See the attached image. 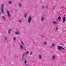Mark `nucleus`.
<instances>
[{"label":"nucleus","instance_id":"nucleus-1","mask_svg":"<svg viewBox=\"0 0 66 66\" xmlns=\"http://www.w3.org/2000/svg\"><path fill=\"white\" fill-rule=\"evenodd\" d=\"M58 49L59 50H65V49L62 46H58Z\"/></svg>","mask_w":66,"mask_h":66},{"label":"nucleus","instance_id":"nucleus-2","mask_svg":"<svg viewBox=\"0 0 66 66\" xmlns=\"http://www.w3.org/2000/svg\"><path fill=\"white\" fill-rule=\"evenodd\" d=\"M4 5L3 4H2V9L1 10V12L2 14H3V6Z\"/></svg>","mask_w":66,"mask_h":66},{"label":"nucleus","instance_id":"nucleus-3","mask_svg":"<svg viewBox=\"0 0 66 66\" xmlns=\"http://www.w3.org/2000/svg\"><path fill=\"white\" fill-rule=\"evenodd\" d=\"M31 18L30 17H29L28 20V22L30 23L31 22Z\"/></svg>","mask_w":66,"mask_h":66},{"label":"nucleus","instance_id":"nucleus-4","mask_svg":"<svg viewBox=\"0 0 66 66\" xmlns=\"http://www.w3.org/2000/svg\"><path fill=\"white\" fill-rule=\"evenodd\" d=\"M7 13L8 16L9 17H10V13H9V11H7Z\"/></svg>","mask_w":66,"mask_h":66},{"label":"nucleus","instance_id":"nucleus-5","mask_svg":"<svg viewBox=\"0 0 66 66\" xmlns=\"http://www.w3.org/2000/svg\"><path fill=\"white\" fill-rule=\"evenodd\" d=\"M65 20H66V18H65L64 17L63 18V23H64V22H65Z\"/></svg>","mask_w":66,"mask_h":66},{"label":"nucleus","instance_id":"nucleus-6","mask_svg":"<svg viewBox=\"0 0 66 66\" xmlns=\"http://www.w3.org/2000/svg\"><path fill=\"white\" fill-rule=\"evenodd\" d=\"M24 64L25 65H26V66H28V64H27V61L26 60H25Z\"/></svg>","mask_w":66,"mask_h":66},{"label":"nucleus","instance_id":"nucleus-7","mask_svg":"<svg viewBox=\"0 0 66 66\" xmlns=\"http://www.w3.org/2000/svg\"><path fill=\"white\" fill-rule=\"evenodd\" d=\"M20 48L21 49H22L23 48V47L22 46V45H20Z\"/></svg>","mask_w":66,"mask_h":66},{"label":"nucleus","instance_id":"nucleus-8","mask_svg":"<svg viewBox=\"0 0 66 66\" xmlns=\"http://www.w3.org/2000/svg\"><path fill=\"white\" fill-rule=\"evenodd\" d=\"M53 23L54 24H57V23L56 21H53Z\"/></svg>","mask_w":66,"mask_h":66},{"label":"nucleus","instance_id":"nucleus-9","mask_svg":"<svg viewBox=\"0 0 66 66\" xmlns=\"http://www.w3.org/2000/svg\"><path fill=\"white\" fill-rule=\"evenodd\" d=\"M57 19H59V20H61V17L60 16H59L58 18Z\"/></svg>","mask_w":66,"mask_h":66},{"label":"nucleus","instance_id":"nucleus-10","mask_svg":"<svg viewBox=\"0 0 66 66\" xmlns=\"http://www.w3.org/2000/svg\"><path fill=\"white\" fill-rule=\"evenodd\" d=\"M11 29H10L8 31L9 33H10V32H11Z\"/></svg>","mask_w":66,"mask_h":66},{"label":"nucleus","instance_id":"nucleus-11","mask_svg":"<svg viewBox=\"0 0 66 66\" xmlns=\"http://www.w3.org/2000/svg\"><path fill=\"white\" fill-rule=\"evenodd\" d=\"M42 58V56L40 55H39V59H40Z\"/></svg>","mask_w":66,"mask_h":66},{"label":"nucleus","instance_id":"nucleus-12","mask_svg":"<svg viewBox=\"0 0 66 66\" xmlns=\"http://www.w3.org/2000/svg\"><path fill=\"white\" fill-rule=\"evenodd\" d=\"M8 3H9V4H11V3H12V2H11V1H9L8 2Z\"/></svg>","mask_w":66,"mask_h":66},{"label":"nucleus","instance_id":"nucleus-13","mask_svg":"<svg viewBox=\"0 0 66 66\" xmlns=\"http://www.w3.org/2000/svg\"><path fill=\"white\" fill-rule=\"evenodd\" d=\"M52 46L53 47H54V46H55V44H52Z\"/></svg>","mask_w":66,"mask_h":66},{"label":"nucleus","instance_id":"nucleus-14","mask_svg":"<svg viewBox=\"0 0 66 66\" xmlns=\"http://www.w3.org/2000/svg\"><path fill=\"white\" fill-rule=\"evenodd\" d=\"M43 20H44V18H43V17H42V19H41V21H43Z\"/></svg>","mask_w":66,"mask_h":66},{"label":"nucleus","instance_id":"nucleus-15","mask_svg":"<svg viewBox=\"0 0 66 66\" xmlns=\"http://www.w3.org/2000/svg\"><path fill=\"white\" fill-rule=\"evenodd\" d=\"M21 43H22V45H24V44H23V43H22V41H21Z\"/></svg>","mask_w":66,"mask_h":66},{"label":"nucleus","instance_id":"nucleus-16","mask_svg":"<svg viewBox=\"0 0 66 66\" xmlns=\"http://www.w3.org/2000/svg\"><path fill=\"white\" fill-rule=\"evenodd\" d=\"M54 58H55V56H53L52 59H54Z\"/></svg>","mask_w":66,"mask_h":66},{"label":"nucleus","instance_id":"nucleus-17","mask_svg":"<svg viewBox=\"0 0 66 66\" xmlns=\"http://www.w3.org/2000/svg\"><path fill=\"white\" fill-rule=\"evenodd\" d=\"M58 29H59V28H58V27H56V30H57Z\"/></svg>","mask_w":66,"mask_h":66},{"label":"nucleus","instance_id":"nucleus-18","mask_svg":"<svg viewBox=\"0 0 66 66\" xmlns=\"http://www.w3.org/2000/svg\"><path fill=\"white\" fill-rule=\"evenodd\" d=\"M44 44H45V45H46V44H47V42H44Z\"/></svg>","mask_w":66,"mask_h":66},{"label":"nucleus","instance_id":"nucleus-19","mask_svg":"<svg viewBox=\"0 0 66 66\" xmlns=\"http://www.w3.org/2000/svg\"><path fill=\"white\" fill-rule=\"evenodd\" d=\"M27 54H28V53H29V52H28V51H27Z\"/></svg>","mask_w":66,"mask_h":66},{"label":"nucleus","instance_id":"nucleus-20","mask_svg":"<svg viewBox=\"0 0 66 66\" xmlns=\"http://www.w3.org/2000/svg\"><path fill=\"white\" fill-rule=\"evenodd\" d=\"M15 39H16V38L15 37H14L13 39V40H14Z\"/></svg>","mask_w":66,"mask_h":66},{"label":"nucleus","instance_id":"nucleus-21","mask_svg":"<svg viewBox=\"0 0 66 66\" xmlns=\"http://www.w3.org/2000/svg\"><path fill=\"white\" fill-rule=\"evenodd\" d=\"M5 40H6V37H5L4 38Z\"/></svg>","mask_w":66,"mask_h":66},{"label":"nucleus","instance_id":"nucleus-22","mask_svg":"<svg viewBox=\"0 0 66 66\" xmlns=\"http://www.w3.org/2000/svg\"><path fill=\"white\" fill-rule=\"evenodd\" d=\"M19 33L18 32H17V35H19Z\"/></svg>","mask_w":66,"mask_h":66},{"label":"nucleus","instance_id":"nucleus-23","mask_svg":"<svg viewBox=\"0 0 66 66\" xmlns=\"http://www.w3.org/2000/svg\"><path fill=\"white\" fill-rule=\"evenodd\" d=\"M19 6H21V5H20V4H19Z\"/></svg>","mask_w":66,"mask_h":66},{"label":"nucleus","instance_id":"nucleus-24","mask_svg":"<svg viewBox=\"0 0 66 66\" xmlns=\"http://www.w3.org/2000/svg\"><path fill=\"white\" fill-rule=\"evenodd\" d=\"M32 54V52H31L30 53V55H31Z\"/></svg>","mask_w":66,"mask_h":66},{"label":"nucleus","instance_id":"nucleus-25","mask_svg":"<svg viewBox=\"0 0 66 66\" xmlns=\"http://www.w3.org/2000/svg\"><path fill=\"white\" fill-rule=\"evenodd\" d=\"M24 18H26V15H25L24 16Z\"/></svg>","mask_w":66,"mask_h":66},{"label":"nucleus","instance_id":"nucleus-26","mask_svg":"<svg viewBox=\"0 0 66 66\" xmlns=\"http://www.w3.org/2000/svg\"><path fill=\"white\" fill-rule=\"evenodd\" d=\"M25 54H23V55H25Z\"/></svg>","mask_w":66,"mask_h":66},{"label":"nucleus","instance_id":"nucleus-27","mask_svg":"<svg viewBox=\"0 0 66 66\" xmlns=\"http://www.w3.org/2000/svg\"><path fill=\"white\" fill-rule=\"evenodd\" d=\"M44 7L43 6L42 7V9H44Z\"/></svg>","mask_w":66,"mask_h":66},{"label":"nucleus","instance_id":"nucleus-28","mask_svg":"<svg viewBox=\"0 0 66 66\" xmlns=\"http://www.w3.org/2000/svg\"><path fill=\"white\" fill-rule=\"evenodd\" d=\"M2 17L3 18H5V17H4V16H3Z\"/></svg>","mask_w":66,"mask_h":66},{"label":"nucleus","instance_id":"nucleus-29","mask_svg":"<svg viewBox=\"0 0 66 66\" xmlns=\"http://www.w3.org/2000/svg\"><path fill=\"white\" fill-rule=\"evenodd\" d=\"M26 49H24V50H26Z\"/></svg>","mask_w":66,"mask_h":66},{"label":"nucleus","instance_id":"nucleus-30","mask_svg":"<svg viewBox=\"0 0 66 66\" xmlns=\"http://www.w3.org/2000/svg\"><path fill=\"white\" fill-rule=\"evenodd\" d=\"M22 60H23V58H22V60H21V61H22Z\"/></svg>","mask_w":66,"mask_h":66},{"label":"nucleus","instance_id":"nucleus-31","mask_svg":"<svg viewBox=\"0 0 66 66\" xmlns=\"http://www.w3.org/2000/svg\"><path fill=\"white\" fill-rule=\"evenodd\" d=\"M15 34H17V32H16L15 33Z\"/></svg>","mask_w":66,"mask_h":66},{"label":"nucleus","instance_id":"nucleus-32","mask_svg":"<svg viewBox=\"0 0 66 66\" xmlns=\"http://www.w3.org/2000/svg\"><path fill=\"white\" fill-rule=\"evenodd\" d=\"M21 22V21H20L19 22Z\"/></svg>","mask_w":66,"mask_h":66}]
</instances>
